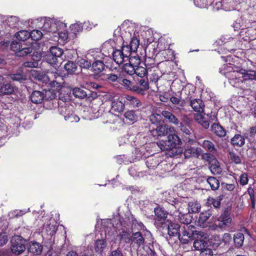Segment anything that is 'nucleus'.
<instances>
[{
    "instance_id": "41",
    "label": "nucleus",
    "mask_w": 256,
    "mask_h": 256,
    "mask_svg": "<svg viewBox=\"0 0 256 256\" xmlns=\"http://www.w3.org/2000/svg\"><path fill=\"white\" fill-rule=\"evenodd\" d=\"M45 229L48 235L52 236L56 232L57 226L54 220H50L45 226Z\"/></svg>"
},
{
    "instance_id": "42",
    "label": "nucleus",
    "mask_w": 256,
    "mask_h": 256,
    "mask_svg": "<svg viewBox=\"0 0 256 256\" xmlns=\"http://www.w3.org/2000/svg\"><path fill=\"white\" fill-rule=\"evenodd\" d=\"M178 220L181 223L188 225L192 222V216L190 212L186 214L180 212L178 214Z\"/></svg>"
},
{
    "instance_id": "43",
    "label": "nucleus",
    "mask_w": 256,
    "mask_h": 256,
    "mask_svg": "<svg viewBox=\"0 0 256 256\" xmlns=\"http://www.w3.org/2000/svg\"><path fill=\"white\" fill-rule=\"evenodd\" d=\"M244 236L242 233L238 232L234 234V241L236 247L240 248L244 244Z\"/></svg>"
},
{
    "instance_id": "23",
    "label": "nucleus",
    "mask_w": 256,
    "mask_h": 256,
    "mask_svg": "<svg viewBox=\"0 0 256 256\" xmlns=\"http://www.w3.org/2000/svg\"><path fill=\"white\" fill-rule=\"evenodd\" d=\"M246 138H247L246 134H244V136H242L240 134H236L231 138L230 142L234 148H241L245 144Z\"/></svg>"
},
{
    "instance_id": "36",
    "label": "nucleus",
    "mask_w": 256,
    "mask_h": 256,
    "mask_svg": "<svg viewBox=\"0 0 256 256\" xmlns=\"http://www.w3.org/2000/svg\"><path fill=\"white\" fill-rule=\"evenodd\" d=\"M30 100L34 104H40L44 100L43 92L39 90L34 91L30 96Z\"/></svg>"
},
{
    "instance_id": "34",
    "label": "nucleus",
    "mask_w": 256,
    "mask_h": 256,
    "mask_svg": "<svg viewBox=\"0 0 256 256\" xmlns=\"http://www.w3.org/2000/svg\"><path fill=\"white\" fill-rule=\"evenodd\" d=\"M14 92V87L10 83L0 84V95H10Z\"/></svg>"
},
{
    "instance_id": "30",
    "label": "nucleus",
    "mask_w": 256,
    "mask_h": 256,
    "mask_svg": "<svg viewBox=\"0 0 256 256\" xmlns=\"http://www.w3.org/2000/svg\"><path fill=\"white\" fill-rule=\"evenodd\" d=\"M31 74L36 80L44 83L47 84L50 81L49 76L43 72L33 70H31Z\"/></svg>"
},
{
    "instance_id": "18",
    "label": "nucleus",
    "mask_w": 256,
    "mask_h": 256,
    "mask_svg": "<svg viewBox=\"0 0 256 256\" xmlns=\"http://www.w3.org/2000/svg\"><path fill=\"white\" fill-rule=\"evenodd\" d=\"M239 34L245 41H251L256 39V30L252 28H242Z\"/></svg>"
},
{
    "instance_id": "20",
    "label": "nucleus",
    "mask_w": 256,
    "mask_h": 256,
    "mask_svg": "<svg viewBox=\"0 0 256 256\" xmlns=\"http://www.w3.org/2000/svg\"><path fill=\"white\" fill-rule=\"evenodd\" d=\"M237 68L238 67H232L228 65H223L222 67L220 68V72L228 78L234 76L235 78L236 79L237 76L236 74H239V72L236 70V68Z\"/></svg>"
},
{
    "instance_id": "62",
    "label": "nucleus",
    "mask_w": 256,
    "mask_h": 256,
    "mask_svg": "<svg viewBox=\"0 0 256 256\" xmlns=\"http://www.w3.org/2000/svg\"><path fill=\"white\" fill-rule=\"evenodd\" d=\"M11 78L14 80L21 82L26 80V76L22 71L20 70V72L12 74L11 75Z\"/></svg>"
},
{
    "instance_id": "14",
    "label": "nucleus",
    "mask_w": 256,
    "mask_h": 256,
    "mask_svg": "<svg viewBox=\"0 0 256 256\" xmlns=\"http://www.w3.org/2000/svg\"><path fill=\"white\" fill-rule=\"evenodd\" d=\"M58 111L64 116L65 120L70 122H78L80 120L79 117L70 111L69 106H61L58 108Z\"/></svg>"
},
{
    "instance_id": "60",
    "label": "nucleus",
    "mask_w": 256,
    "mask_h": 256,
    "mask_svg": "<svg viewBox=\"0 0 256 256\" xmlns=\"http://www.w3.org/2000/svg\"><path fill=\"white\" fill-rule=\"evenodd\" d=\"M229 155L232 161L236 164H240L242 163L240 156L234 151L230 152Z\"/></svg>"
},
{
    "instance_id": "57",
    "label": "nucleus",
    "mask_w": 256,
    "mask_h": 256,
    "mask_svg": "<svg viewBox=\"0 0 256 256\" xmlns=\"http://www.w3.org/2000/svg\"><path fill=\"white\" fill-rule=\"evenodd\" d=\"M136 65H122V67L121 68L122 69V74L123 72H126L130 76H132L135 74L136 72Z\"/></svg>"
},
{
    "instance_id": "4",
    "label": "nucleus",
    "mask_w": 256,
    "mask_h": 256,
    "mask_svg": "<svg viewBox=\"0 0 256 256\" xmlns=\"http://www.w3.org/2000/svg\"><path fill=\"white\" fill-rule=\"evenodd\" d=\"M154 224L158 229H162V226H166V223L170 220H167L168 214V210L161 206L158 204L154 208Z\"/></svg>"
},
{
    "instance_id": "58",
    "label": "nucleus",
    "mask_w": 256,
    "mask_h": 256,
    "mask_svg": "<svg viewBox=\"0 0 256 256\" xmlns=\"http://www.w3.org/2000/svg\"><path fill=\"white\" fill-rule=\"evenodd\" d=\"M44 100L50 101L56 98V94L53 91L48 90L43 92Z\"/></svg>"
},
{
    "instance_id": "46",
    "label": "nucleus",
    "mask_w": 256,
    "mask_h": 256,
    "mask_svg": "<svg viewBox=\"0 0 256 256\" xmlns=\"http://www.w3.org/2000/svg\"><path fill=\"white\" fill-rule=\"evenodd\" d=\"M212 216V214L210 210L201 212L198 217V222L200 226H204V223Z\"/></svg>"
},
{
    "instance_id": "56",
    "label": "nucleus",
    "mask_w": 256,
    "mask_h": 256,
    "mask_svg": "<svg viewBox=\"0 0 256 256\" xmlns=\"http://www.w3.org/2000/svg\"><path fill=\"white\" fill-rule=\"evenodd\" d=\"M132 38V33L129 30H128L122 32V34L120 35L118 38H119L120 40H122L124 44L126 43V44H128V42Z\"/></svg>"
},
{
    "instance_id": "48",
    "label": "nucleus",
    "mask_w": 256,
    "mask_h": 256,
    "mask_svg": "<svg viewBox=\"0 0 256 256\" xmlns=\"http://www.w3.org/2000/svg\"><path fill=\"white\" fill-rule=\"evenodd\" d=\"M118 236L119 239L126 244H129L132 240V236L126 230H124L120 232Z\"/></svg>"
},
{
    "instance_id": "52",
    "label": "nucleus",
    "mask_w": 256,
    "mask_h": 256,
    "mask_svg": "<svg viewBox=\"0 0 256 256\" xmlns=\"http://www.w3.org/2000/svg\"><path fill=\"white\" fill-rule=\"evenodd\" d=\"M163 116L161 114H158L157 113L152 114L150 116V120L152 124H160V123L163 121L162 120Z\"/></svg>"
},
{
    "instance_id": "47",
    "label": "nucleus",
    "mask_w": 256,
    "mask_h": 256,
    "mask_svg": "<svg viewBox=\"0 0 256 256\" xmlns=\"http://www.w3.org/2000/svg\"><path fill=\"white\" fill-rule=\"evenodd\" d=\"M222 243V240L218 236H213L209 240L208 244L213 249L217 248Z\"/></svg>"
},
{
    "instance_id": "5",
    "label": "nucleus",
    "mask_w": 256,
    "mask_h": 256,
    "mask_svg": "<svg viewBox=\"0 0 256 256\" xmlns=\"http://www.w3.org/2000/svg\"><path fill=\"white\" fill-rule=\"evenodd\" d=\"M196 228L192 225L183 226L178 236V239L180 242L187 244L190 240H192L196 235L202 236V232L194 230Z\"/></svg>"
},
{
    "instance_id": "51",
    "label": "nucleus",
    "mask_w": 256,
    "mask_h": 256,
    "mask_svg": "<svg viewBox=\"0 0 256 256\" xmlns=\"http://www.w3.org/2000/svg\"><path fill=\"white\" fill-rule=\"evenodd\" d=\"M209 168L211 172L214 174H220L222 172V168L218 160L216 162L211 163L210 164Z\"/></svg>"
},
{
    "instance_id": "22",
    "label": "nucleus",
    "mask_w": 256,
    "mask_h": 256,
    "mask_svg": "<svg viewBox=\"0 0 256 256\" xmlns=\"http://www.w3.org/2000/svg\"><path fill=\"white\" fill-rule=\"evenodd\" d=\"M236 70L242 74L243 80L242 81L256 80V71L247 70L241 68H236Z\"/></svg>"
},
{
    "instance_id": "25",
    "label": "nucleus",
    "mask_w": 256,
    "mask_h": 256,
    "mask_svg": "<svg viewBox=\"0 0 256 256\" xmlns=\"http://www.w3.org/2000/svg\"><path fill=\"white\" fill-rule=\"evenodd\" d=\"M125 104L124 98H122L120 100L115 99L112 102L111 110L118 112H122L124 108Z\"/></svg>"
},
{
    "instance_id": "39",
    "label": "nucleus",
    "mask_w": 256,
    "mask_h": 256,
    "mask_svg": "<svg viewBox=\"0 0 256 256\" xmlns=\"http://www.w3.org/2000/svg\"><path fill=\"white\" fill-rule=\"evenodd\" d=\"M124 116L126 118V120H128V123L132 124L136 122L138 119V116L136 114V112L133 110H130L126 111L124 114Z\"/></svg>"
},
{
    "instance_id": "27",
    "label": "nucleus",
    "mask_w": 256,
    "mask_h": 256,
    "mask_svg": "<svg viewBox=\"0 0 256 256\" xmlns=\"http://www.w3.org/2000/svg\"><path fill=\"white\" fill-rule=\"evenodd\" d=\"M42 248V246L40 243L34 241H31L28 246V252L35 255L40 254Z\"/></svg>"
},
{
    "instance_id": "19",
    "label": "nucleus",
    "mask_w": 256,
    "mask_h": 256,
    "mask_svg": "<svg viewBox=\"0 0 256 256\" xmlns=\"http://www.w3.org/2000/svg\"><path fill=\"white\" fill-rule=\"evenodd\" d=\"M202 236L200 235H196L194 238H195L193 246L197 250H201L206 247L208 244V242L205 240L206 238V234L202 232Z\"/></svg>"
},
{
    "instance_id": "9",
    "label": "nucleus",
    "mask_w": 256,
    "mask_h": 256,
    "mask_svg": "<svg viewBox=\"0 0 256 256\" xmlns=\"http://www.w3.org/2000/svg\"><path fill=\"white\" fill-rule=\"evenodd\" d=\"M11 250L16 254H20L26 250V240L20 236H15L11 240Z\"/></svg>"
},
{
    "instance_id": "8",
    "label": "nucleus",
    "mask_w": 256,
    "mask_h": 256,
    "mask_svg": "<svg viewBox=\"0 0 256 256\" xmlns=\"http://www.w3.org/2000/svg\"><path fill=\"white\" fill-rule=\"evenodd\" d=\"M134 78V85L131 88L134 92L141 95H144L145 92L149 88V83L147 77Z\"/></svg>"
},
{
    "instance_id": "1",
    "label": "nucleus",
    "mask_w": 256,
    "mask_h": 256,
    "mask_svg": "<svg viewBox=\"0 0 256 256\" xmlns=\"http://www.w3.org/2000/svg\"><path fill=\"white\" fill-rule=\"evenodd\" d=\"M144 242L145 240L142 232H136L132 234L130 244L133 248H137L138 254H140L141 256H154L155 252L150 248H148L149 250V252H142V249L144 250L146 248L144 247Z\"/></svg>"
},
{
    "instance_id": "16",
    "label": "nucleus",
    "mask_w": 256,
    "mask_h": 256,
    "mask_svg": "<svg viewBox=\"0 0 256 256\" xmlns=\"http://www.w3.org/2000/svg\"><path fill=\"white\" fill-rule=\"evenodd\" d=\"M128 46H122V50H116L112 52L113 60L116 64H122L125 61L124 58L128 59L127 51L126 49L128 50Z\"/></svg>"
},
{
    "instance_id": "10",
    "label": "nucleus",
    "mask_w": 256,
    "mask_h": 256,
    "mask_svg": "<svg viewBox=\"0 0 256 256\" xmlns=\"http://www.w3.org/2000/svg\"><path fill=\"white\" fill-rule=\"evenodd\" d=\"M150 135L154 138H158L159 136H168L171 132H175L173 126L166 124H159L156 128L149 130Z\"/></svg>"
},
{
    "instance_id": "13",
    "label": "nucleus",
    "mask_w": 256,
    "mask_h": 256,
    "mask_svg": "<svg viewBox=\"0 0 256 256\" xmlns=\"http://www.w3.org/2000/svg\"><path fill=\"white\" fill-rule=\"evenodd\" d=\"M80 69L82 70V68H86L93 72L92 74L95 78H98L105 75L107 72L108 68H106L108 65H79Z\"/></svg>"
},
{
    "instance_id": "54",
    "label": "nucleus",
    "mask_w": 256,
    "mask_h": 256,
    "mask_svg": "<svg viewBox=\"0 0 256 256\" xmlns=\"http://www.w3.org/2000/svg\"><path fill=\"white\" fill-rule=\"evenodd\" d=\"M196 6L200 8H207L212 4V0H194Z\"/></svg>"
},
{
    "instance_id": "33",
    "label": "nucleus",
    "mask_w": 256,
    "mask_h": 256,
    "mask_svg": "<svg viewBox=\"0 0 256 256\" xmlns=\"http://www.w3.org/2000/svg\"><path fill=\"white\" fill-rule=\"evenodd\" d=\"M135 32L132 38L130 40V45L126 44V46H128L129 48L128 50L127 49H126L127 53L135 52L137 50L140 45V40L138 38Z\"/></svg>"
},
{
    "instance_id": "37",
    "label": "nucleus",
    "mask_w": 256,
    "mask_h": 256,
    "mask_svg": "<svg viewBox=\"0 0 256 256\" xmlns=\"http://www.w3.org/2000/svg\"><path fill=\"white\" fill-rule=\"evenodd\" d=\"M54 40H60L63 42H66L68 38V32L66 30L60 31V30L56 31V34H53Z\"/></svg>"
},
{
    "instance_id": "50",
    "label": "nucleus",
    "mask_w": 256,
    "mask_h": 256,
    "mask_svg": "<svg viewBox=\"0 0 256 256\" xmlns=\"http://www.w3.org/2000/svg\"><path fill=\"white\" fill-rule=\"evenodd\" d=\"M33 48L32 46H26V44H23V46L20 50L16 51V56H24L30 54L32 52Z\"/></svg>"
},
{
    "instance_id": "40",
    "label": "nucleus",
    "mask_w": 256,
    "mask_h": 256,
    "mask_svg": "<svg viewBox=\"0 0 256 256\" xmlns=\"http://www.w3.org/2000/svg\"><path fill=\"white\" fill-rule=\"evenodd\" d=\"M44 62H46L48 64H56L58 62L62 64V62H60L58 58L50 52L43 56V61L42 62V63Z\"/></svg>"
},
{
    "instance_id": "31",
    "label": "nucleus",
    "mask_w": 256,
    "mask_h": 256,
    "mask_svg": "<svg viewBox=\"0 0 256 256\" xmlns=\"http://www.w3.org/2000/svg\"><path fill=\"white\" fill-rule=\"evenodd\" d=\"M200 145L206 151L208 152H212V154L218 153V150L216 148L214 144L210 140H204L202 142Z\"/></svg>"
},
{
    "instance_id": "6",
    "label": "nucleus",
    "mask_w": 256,
    "mask_h": 256,
    "mask_svg": "<svg viewBox=\"0 0 256 256\" xmlns=\"http://www.w3.org/2000/svg\"><path fill=\"white\" fill-rule=\"evenodd\" d=\"M181 143L180 138L174 132L168 135L167 140H162L158 144L162 150H168L176 148Z\"/></svg>"
},
{
    "instance_id": "63",
    "label": "nucleus",
    "mask_w": 256,
    "mask_h": 256,
    "mask_svg": "<svg viewBox=\"0 0 256 256\" xmlns=\"http://www.w3.org/2000/svg\"><path fill=\"white\" fill-rule=\"evenodd\" d=\"M200 209V206L197 202H189L188 204V212L190 213L198 212Z\"/></svg>"
},
{
    "instance_id": "45",
    "label": "nucleus",
    "mask_w": 256,
    "mask_h": 256,
    "mask_svg": "<svg viewBox=\"0 0 256 256\" xmlns=\"http://www.w3.org/2000/svg\"><path fill=\"white\" fill-rule=\"evenodd\" d=\"M106 246V240L104 239L98 240L94 244V250L96 252L101 254Z\"/></svg>"
},
{
    "instance_id": "55",
    "label": "nucleus",
    "mask_w": 256,
    "mask_h": 256,
    "mask_svg": "<svg viewBox=\"0 0 256 256\" xmlns=\"http://www.w3.org/2000/svg\"><path fill=\"white\" fill-rule=\"evenodd\" d=\"M16 36L18 40L24 42L30 37V34L26 30H20L16 34Z\"/></svg>"
},
{
    "instance_id": "59",
    "label": "nucleus",
    "mask_w": 256,
    "mask_h": 256,
    "mask_svg": "<svg viewBox=\"0 0 256 256\" xmlns=\"http://www.w3.org/2000/svg\"><path fill=\"white\" fill-rule=\"evenodd\" d=\"M30 34L32 40L37 41L40 40L44 34L38 30H34L30 33Z\"/></svg>"
},
{
    "instance_id": "64",
    "label": "nucleus",
    "mask_w": 256,
    "mask_h": 256,
    "mask_svg": "<svg viewBox=\"0 0 256 256\" xmlns=\"http://www.w3.org/2000/svg\"><path fill=\"white\" fill-rule=\"evenodd\" d=\"M212 248H211L208 244L200 250V256H212L213 252L212 250Z\"/></svg>"
},
{
    "instance_id": "28",
    "label": "nucleus",
    "mask_w": 256,
    "mask_h": 256,
    "mask_svg": "<svg viewBox=\"0 0 256 256\" xmlns=\"http://www.w3.org/2000/svg\"><path fill=\"white\" fill-rule=\"evenodd\" d=\"M132 217V214L128 212L125 213L124 215H120L118 218L120 226L124 228L130 226Z\"/></svg>"
},
{
    "instance_id": "7",
    "label": "nucleus",
    "mask_w": 256,
    "mask_h": 256,
    "mask_svg": "<svg viewBox=\"0 0 256 256\" xmlns=\"http://www.w3.org/2000/svg\"><path fill=\"white\" fill-rule=\"evenodd\" d=\"M190 120L188 118H184L178 122V124L176 125L177 128L181 131L182 134L186 137L184 140L186 142H193L194 134L190 126Z\"/></svg>"
},
{
    "instance_id": "53",
    "label": "nucleus",
    "mask_w": 256,
    "mask_h": 256,
    "mask_svg": "<svg viewBox=\"0 0 256 256\" xmlns=\"http://www.w3.org/2000/svg\"><path fill=\"white\" fill-rule=\"evenodd\" d=\"M73 94L76 98H83L87 97V94L83 89L79 88H75L72 90Z\"/></svg>"
},
{
    "instance_id": "29",
    "label": "nucleus",
    "mask_w": 256,
    "mask_h": 256,
    "mask_svg": "<svg viewBox=\"0 0 256 256\" xmlns=\"http://www.w3.org/2000/svg\"><path fill=\"white\" fill-rule=\"evenodd\" d=\"M162 114L166 122L174 124L175 126L178 124V122L180 120L171 112L168 110H162Z\"/></svg>"
},
{
    "instance_id": "11",
    "label": "nucleus",
    "mask_w": 256,
    "mask_h": 256,
    "mask_svg": "<svg viewBox=\"0 0 256 256\" xmlns=\"http://www.w3.org/2000/svg\"><path fill=\"white\" fill-rule=\"evenodd\" d=\"M166 226H162V229H158L163 234H167L170 238L178 236V238L180 233V226L179 224L172 222L169 220L168 222L166 223Z\"/></svg>"
},
{
    "instance_id": "61",
    "label": "nucleus",
    "mask_w": 256,
    "mask_h": 256,
    "mask_svg": "<svg viewBox=\"0 0 256 256\" xmlns=\"http://www.w3.org/2000/svg\"><path fill=\"white\" fill-rule=\"evenodd\" d=\"M50 53L60 59L63 54V50L57 46H52L50 48Z\"/></svg>"
},
{
    "instance_id": "3",
    "label": "nucleus",
    "mask_w": 256,
    "mask_h": 256,
    "mask_svg": "<svg viewBox=\"0 0 256 256\" xmlns=\"http://www.w3.org/2000/svg\"><path fill=\"white\" fill-rule=\"evenodd\" d=\"M86 58L82 60L80 64H84L85 62L88 64H104L107 63L108 57L104 58V54L100 51L93 50H90L86 55Z\"/></svg>"
},
{
    "instance_id": "2",
    "label": "nucleus",
    "mask_w": 256,
    "mask_h": 256,
    "mask_svg": "<svg viewBox=\"0 0 256 256\" xmlns=\"http://www.w3.org/2000/svg\"><path fill=\"white\" fill-rule=\"evenodd\" d=\"M232 206H228L222 209L220 216L215 220L213 226L214 229L220 228L222 230H226L232 224V218L230 216Z\"/></svg>"
},
{
    "instance_id": "44",
    "label": "nucleus",
    "mask_w": 256,
    "mask_h": 256,
    "mask_svg": "<svg viewBox=\"0 0 256 256\" xmlns=\"http://www.w3.org/2000/svg\"><path fill=\"white\" fill-rule=\"evenodd\" d=\"M212 154V152H202L200 156H201V159L207 162L210 164L213 162H216L217 160L215 158L214 154Z\"/></svg>"
},
{
    "instance_id": "49",
    "label": "nucleus",
    "mask_w": 256,
    "mask_h": 256,
    "mask_svg": "<svg viewBox=\"0 0 256 256\" xmlns=\"http://www.w3.org/2000/svg\"><path fill=\"white\" fill-rule=\"evenodd\" d=\"M148 65H144L146 67ZM136 77H144L148 73V70L145 67H143L142 66H140V65H136Z\"/></svg>"
},
{
    "instance_id": "26",
    "label": "nucleus",
    "mask_w": 256,
    "mask_h": 256,
    "mask_svg": "<svg viewBox=\"0 0 256 256\" xmlns=\"http://www.w3.org/2000/svg\"><path fill=\"white\" fill-rule=\"evenodd\" d=\"M224 198L223 194H220L216 198L208 196L206 200V205L208 206H212L216 209H220L221 206V201L223 200Z\"/></svg>"
},
{
    "instance_id": "15",
    "label": "nucleus",
    "mask_w": 256,
    "mask_h": 256,
    "mask_svg": "<svg viewBox=\"0 0 256 256\" xmlns=\"http://www.w3.org/2000/svg\"><path fill=\"white\" fill-rule=\"evenodd\" d=\"M120 66L121 65H108L106 66V68H108V71L114 72V73L112 74L106 73L105 75L107 76V78L108 80L114 82L116 80L118 77L122 75V69L121 68Z\"/></svg>"
},
{
    "instance_id": "24",
    "label": "nucleus",
    "mask_w": 256,
    "mask_h": 256,
    "mask_svg": "<svg viewBox=\"0 0 256 256\" xmlns=\"http://www.w3.org/2000/svg\"><path fill=\"white\" fill-rule=\"evenodd\" d=\"M202 150L198 147L190 146L185 149L184 154L186 158L192 157L198 158L202 154Z\"/></svg>"
},
{
    "instance_id": "21",
    "label": "nucleus",
    "mask_w": 256,
    "mask_h": 256,
    "mask_svg": "<svg viewBox=\"0 0 256 256\" xmlns=\"http://www.w3.org/2000/svg\"><path fill=\"white\" fill-rule=\"evenodd\" d=\"M210 130L219 138H224L227 134V130L218 122L214 123L210 126Z\"/></svg>"
},
{
    "instance_id": "35",
    "label": "nucleus",
    "mask_w": 256,
    "mask_h": 256,
    "mask_svg": "<svg viewBox=\"0 0 256 256\" xmlns=\"http://www.w3.org/2000/svg\"><path fill=\"white\" fill-rule=\"evenodd\" d=\"M146 164L149 169H154L160 164L159 158L156 156H148L146 160Z\"/></svg>"
},
{
    "instance_id": "32",
    "label": "nucleus",
    "mask_w": 256,
    "mask_h": 256,
    "mask_svg": "<svg viewBox=\"0 0 256 256\" xmlns=\"http://www.w3.org/2000/svg\"><path fill=\"white\" fill-rule=\"evenodd\" d=\"M124 98L126 104L128 105L132 108H139L142 106L140 101L134 96L126 95Z\"/></svg>"
},
{
    "instance_id": "12",
    "label": "nucleus",
    "mask_w": 256,
    "mask_h": 256,
    "mask_svg": "<svg viewBox=\"0 0 256 256\" xmlns=\"http://www.w3.org/2000/svg\"><path fill=\"white\" fill-rule=\"evenodd\" d=\"M62 27L66 28V24L60 22H56L48 18L44 21L42 28L44 32H49L53 34L56 33V31L60 30V28Z\"/></svg>"
},
{
    "instance_id": "38",
    "label": "nucleus",
    "mask_w": 256,
    "mask_h": 256,
    "mask_svg": "<svg viewBox=\"0 0 256 256\" xmlns=\"http://www.w3.org/2000/svg\"><path fill=\"white\" fill-rule=\"evenodd\" d=\"M206 182L212 190L216 191L220 188V182L214 176H208L206 178Z\"/></svg>"
},
{
    "instance_id": "17",
    "label": "nucleus",
    "mask_w": 256,
    "mask_h": 256,
    "mask_svg": "<svg viewBox=\"0 0 256 256\" xmlns=\"http://www.w3.org/2000/svg\"><path fill=\"white\" fill-rule=\"evenodd\" d=\"M192 96L189 93L187 98L189 99L190 105L193 110L198 113H203L204 109V104L203 101L200 98L192 99Z\"/></svg>"
}]
</instances>
